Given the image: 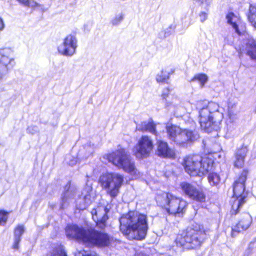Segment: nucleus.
Instances as JSON below:
<instances>
[{"mask_svg":"<svg viewBox=\"0 0 256 256\" xmlns=\"http://www.w3.org/2000/svg\"><path fill=\"white\" fill-rule=\"evenodd\" d=\"M249 10L250 13L248 15L249 22L252 26L256 29V6L251 5Z\"/></svg>","mask_w":256,"mask_h":256,"instance_id":"5701e85b","label":"nucleus"},{"mask_svg":"<svg viewBox=\"0 0 256 256\" xmlns=\"http://www.w3.org/2000/svg\"><path fill=\"white\" fill-rule=\"evenodd\" d=\"M78 46V40L76 37L68 35L58 46L57 50L61 56L72 57L76 53Z\"/></svg>","mask_w":256,"mask_h":256,"instance_id":"f8f14e48","label":"nucleus"},{"mask_svg":"<svg viewBox=\"0 0 256 256\" xmlns=\"http://www.w3.org/2000/svg\"><path fill=\"white\" fill-rule=\"evenodd\" d=\"M206 238V231L204 227L196 225L178 235L175 242L178 247L192 250L200 246Z\"/></svg>","mask_w":256,"mask_h":256,"instance_id":"20e7f679","label":"nucleus"},{"mask_svg":"<svg viewBox=\"0 0 256 256\" xmlns=\"http://www.w3.org/2000/svg\"><path fill=\"white\" fill-rule=\"evenodd\" d=\"M82 196H83L84 202L80 204L78 208L80 210H82L86 208L94 200V193L92 188L87 186L82 192Z\"/></svg>","mask_w":256,"mask_h":256,"instance_id":"a211bd4d","label":"nucleus"},{"mask_svg":"<svg viewBox=\"0 0 256 256\" xmlns=\"http://www.w3.org/2000/svg\"><path fill=\"white\" fill-rule=\"evenodd\" d=\"M124 19V15L121 14L114 18L112 20L111 23L114 26H118L122 22Z\"/></svg>","mask_w":256,"mask_h":256,"instance_id":"c756f323","label":"nucleus"},{"mask_svg":"<svg viewBox=\"0 0 256 256\" xmlns=\"http://www.w3.org/2000/svg\"><path fill=\"white\" fill-rule=\"evenodd\" d=\"M46 256H67L62 246H58L50 252Z\"/></svg>","mask_w":256,"mask_h":256,"instance_id":"393cba45","label":"nucleus"},{"mask_svg":"<svg viewBox=\"0 0 256 256\" xmlns=\"http://www.w3.org/2000/svg\"><path fill=\"white\" fill-rule=\"evenodd\" d=\"M226 19L228 24L232 26L233 28L238 35L242 36L244 34L246 28L244 26H241L240 28L241 22L238 16L233 13H229L226 16Z\"/></svg>","mask_w":256,"mask_h":256,"instance_id":"dca6fc26","label":"nucleus"},{"mask_svg":"<svg viewBox=\"0 0 256 256\" xmlns=\"http://www.w3.org/2000/svg\"><path fill=\"white\" fill-rule=\"evenodd\" d=\"M156 200L158 205L170 214L174 216L184 214L188 206L187 202L171 193L160 192L157 194Z\"/></svg>","mask_w":256,"mask_h":256,"instance_id":"39448f33","label":"nucleus"},{"mask_svg":"<svg viewBox=\"0 0 256 256\" xmlns=\"http://www.w3.org/2000/svg\"><path fill=\"white\" fill-rule=\"evenodd\" d=\"M66 160L68 161L67 162L69 165L71 166H75L78 162L77 158L72 157L70 156H67Z\"/></svg>","mask_w":256,"mask_h":256,"instance_id":"72a5a7b5","label":"nucleus"},{"mask_svg":"<svg viewBox=\"0 0 256 256\" xmlns=\"http://www.w3.org/2000/svg\"><path fill=\"white\" fill-rule=\"evenodd\" d=\"M87 149H91V148H89V147H88V148H87Z\"/></svg>","mask_w":256,"mask_h":256,"instance_id":"79ce46f5","label":"nucleus"},{"mask_svg":"<svg viewBox=\"0 0 256 256\" xmlns=\"http://www.w3.org/2000/svg\"><path fill=\"white\" fill-rule=\"evenodd\" d=\"M166 130L168 138L177 146L184 148L187 147L190 144L195 142L200 138L198 132L182 130L174 125L167 126Z\"/></svg>","mask_w":256,"mask_h":256,"instance_id":"6e6552de","label":"nucleus"},{"mask_svg":"<svg viewBox=\"0 0 256 256\" xmlns=\"http://www.w3.org/2000/svg\"><path fill=\"white\" fill-rule=\"evenodd\" d=\"M8 213L4 210H0V224H5L8 218Z\"/></svg>","mask_w":256,"mask_h":256,"instance_id":"7c9ffc66","label":"nucleus"},{"mask_svg":"<svg viewBox=\"0 0 256 256\" xmlns=\"http://www.w3.org/2000/svg\"><path fill=\"white\" fill-rule=\"evenodd\" d=\"M154 148L152 140L148 136H143L133 150L134 154L138 159L148 158Z\"/></svg>","mask_w":256,"mask_h":256,"instance_id":"9b49d317","label":"nucleus"},{"mask_svg":"<svg viewBox=\"0 0 256 256\" xmlns=\"http://www.w3.org/2000/svg\"><path fill=\"white\" fill-rule=\"evenodd\" d=\"M230 106V108H231V110H232V112H234V109L236 107V104H232L230 103L228 104V109L229 110V106Z\"/></svg>","mask_w":256,"mask_h":256,"instance_id":"a19ab883","label":"nucleus"},{"mask_svg":"<svg viewBox=\"0 0 256 256\" xmlns=\"http://www.w3.org/2000/svg\"><path fill=\"white\" fill-rule=\"evenodd\" d=\"M214 162L208 158H203L198 155L186 157L183 166L186 172L192 176H202L212 170Z\"/></svg>","mask_w":256,"mask_h":256,"instance_id":"423d86ee","label":"nucleus"},{"mask_svg":"<svg viewBox=\"0 0 256 256\" xmlns=\"http://www.w3.org/2000/svg\"><path fill=\"white\" fill-rule=\"evenodd\" d=\"M38 130V128L36 127H29L28 128V132L34 134V132H36Z\"/></svg>","mask_w":256,"mask_h":256,"instance_id":"ea45409f","label":"nucleus"},{"mask_svg":"<svg viewBox=\"0 0 256 256\" xmlns=\"http://www.w3.org/2000/svg\"><path fill=\"white\" fill-rule=\"evenodd\" d=\"M20 4L30 8H36L38 4L33 0H17Z\"/></svg>","mask_w":256,"mask_h":256,"instance_id":"c85d7f7f","label":"nucleus"},{"mask_svg":"<svg viewBox=\"0 0 256 256\" xmlns=\"http://www.w3.org/2000/svg\"><path fill=\"white\" fill-rule=\"evenodd\" d=\"M148 250H142L140 252H138L136 254L135 256H149L148 254Z\"/></svg>","mask_w":256,"mask_h":256,"instance_id":"4c0bfd02","label":"nucleus"},{"mask_svg":"<svg viewBox=\"0 0 256 256\" xmlns=\"http://www.w3.org/2000/svg\"><path fill=\"white\" fill-rule=\"evenodd\" d=\"M208 180L211 186H216L220 184V178L218 174L211 173L208 176Z\"/></svg>","mask_w":256,"mask_h":256,"instance_id":"b1692460","label":"nucleus"},{"mask_svg":"<svg viewBox=\"0 0 256 256\" xmlns=\"http://www.w3.org/2000/svg\"><path fill=\"white\" fill-rule=\"evenodd\" d=\"M196 80L199 82L201 87L202 88L208 81V76L205 74H198L196 75L192 80V82Z\"/></svg>","mask_w":256,"mask_h":256,"instance_id":"bb28decb","label":"nucleus"},{"mask_svg":"<svg viewBox=\"0 0 256 256\" xmlns=\"http://www.w3.org/2000/svg\"><path fill=\"white\" fill-rule=\"evenodd\" d=\"M156 125L152 122H144L137 126V130L142 132H148L156 136L157 132L156 129Z\"/></svg>","mask_w":256,"mask_h":256,"instance_id":"4be33fe9","label":"nucleus"},{"mask_svg":"<svg viewBox=\"0 0 256 256\" xmlns=\"http://www.w3.org/2000/svg\"><path fill=\"white\" fill-rule=\"evenodd\" d=\"M120 230L130 240H144L148 229V217L138 212L132 211L120 219Z\"/></svg>","mask_w":256,"mask_h":256,"instance_id":"f257e3e1","label":"nucleus"},{"mask_svg":"<svg viewBox=\"0 0 256 256\" xmlns=\"http://www.w3.org/2000/svg\"><path fill=\"white\" fill-rule=\"evenodd\" d=\"M170 94V90L168 89H166L164 90L163 93L162 94V98L164 100H166Z\"/></svg>","mask_w":256,"mask_h":256,"instance_id":"58836bf2","label":"nucleus"},{"mask_svg":"<svg viewBox=\"0 0 256 256\" xmlns=\"http://www.w3.org/2000/svg\"><path fill=\"white\" fill-rule=\"evenodd\" d=\"M252 223V218L248 213L240 214L238 224L232 228V236L236 237L239 234L248 230Z\"/></svg>","mask_w":256,"mask_h":256,"instance_id":"ddd939ff","label":"nucleus"},{"mask_svg":"<svg viewBox=\"0 0 256 256\" xmlns=\"http://www.w3.org/2000/svg\"><path fill=\"white\" fill-rule=\"evenodd\" d=\"M237 119L236 114L234 113V112H232L230 106H229V112H228V122L233 123Z\"/></svg>","mask_w":256,"mask_h":256,"instance_id":"473e14b6","label":"nucleus"},{"mask_svg":"<svg viewBox=\"0 0 256 256\" xmlns=\"http://www.w3.org/2000/svg\"><path fill=\"white\" fill-rule=\"evenodd\" d=\"M71 200L69 192H66L62 195V202L61 204L60 209L64 210L69 204Z\"/></svg>","mask_w":256,"mask_h":256,"instance_id":"cd10ccee","label":"nucleus"},{"mask_svg":"<svg viewBox=\"0 0 256 256\" xmlns=\"http://www.w3.org/2000/svg\"><path fill=\"white\" fill-rule=\"evenodd\" d=\"M248 171L244 170L240 176L236 180L234 184V196L230 200L232 215L238 214L242 206L246 203L248 193L245 192V183Z\"/></svg>","mask_w":256,"mask_h":256,"instance_id":"0eeeda50","label":"nucleus"},{"mask_svg":"<svg viewBox=\"0 0 256 256\" xmlns=\"http://www.w3.org/2000/svg\"><path fill=\"white\" fill-rule=\"evenodd\" d=\"M200 22L204 23L208 18V13L206 12H201L200 14Z\"/></svg>","mask_w":256,"mask_h":256,"instance_id":"c9c22d12","label":"nucleus"},{"mask_svg":"<svg viewBox=\"0 0 256 256\" xmlns=\"http://www.w3.org/2000/svg\"><path fill=\"white\" fill-rule=\"evenodd\" d=\"M6 27V25L4 20L0 17V34L5 30Z\"/></svg>","mask_w":256,"mask_h":256,"instance_id":"e433bc0d","label":"nucleus"},{"mask_svg":"<svg viewBox=\"0 0 256 256\" xmlns=\"http://www.w3.org/2000/svg\"><path fill=\"white\" fill-rule=\"evenodd\" d=\"M199 109V122L201 128L206 132L217 131L224 119L223 110L214 102H200L198 104Z\"/></svg>","mask_w":256,"mask_h":256,"instance_id":"7ed1b4c3","label":"nucleus"},{"mask_svg":"<svg viewBox=\"0 0 256 256\" xmlns=\"http://www.w3.org/2000/svg\"><path fill=\"white\" fill-rule=\"evenodd\" d=\"M109 210L104 206H99L92 212L93 220L102 229L106 226V222L108 220L107 214Z\"/></svg>","mask_w":256,"mask_h":256,"instance_id":"2eb2a0df","label":"nucleus"},{"mask_svg":"<svg viewBox=\"0 0 256 256\" xmlns=\"http://www.w3.org/2000/svg\"><path fill=\"white\" fill-rule=\"evenodd\" d=\"M158 154L164 158H172L174 156V152L168 146L166 142H158Z\"/></svg>","mask_w":256,"mask_h":256,"instance_id":"6ab92c4d","label":"nucleus"},{"mask_svg":"<svg viewBox=\"0 0 256 256\" xmlns=\"http://www.w3.org/2000/svg\"><path fill=\"white\" fill-rule=\"evenodd\" d=\"M66 232L68 238L76 239L90 248L108 246L111 242L108 234L94 228L85 230L76 225H69L66 227Z\"/></svg>","mask_w":256,"mask_h":256,"instance_id":"f03ea898","label":"nucleus"},{"mask_svg":"<svg viewBox=\"0 0 256 256\" xmlns=\"http://www.w3.org/2000/svg\"><path fill=\"white\" fill-rule=\"evenodd\" d=\"M170 72L164 70H162L160 74L156 76V80L158 82L164 83L169 79Z\"/></svg>","mask_w":256,"mask_h":256,"instance_id":"a878e982","label":"nucleus"},{"mask_svg":"<svg viewBox=\"0 0 256 256\" xmlns=\"http://www.w3.org/2000/svg\"><path fill=\"white\" fill-rule=\"evenodd\" d=\"M88 156H89V155H88V156H86V158H88Z\"/></svg>","mask_w":256,"mask_h":256,"instance_id":"37998d69","label":"nucleus"},{"mask_svg":"<svg viewBox=\"0 0 256 256\" xmlns=\"http://www.w3.org/2000/svg\"><path fill=\"white\" fill-rule=\"evenodd\" d=\"M180 186L183 192L190 198L201 202H205L206 196L202 190L186 182H183Z\"/></svg>","mask_w":256,"mask_h":256,"instance_id":"4468645a","label":"nucleus"},{"mask_svg":"<svg viewBox=\"0 0 256 256\" xmlns=\"http://www.w3.org/2000/svg\"><path fill=\"white\" fill-rule=\"evenodd\" d=\"M75 256H98L96 252H87L86 250L78 251L75 254Z\"/></svg>","mask_w":256,"mask_h":256,"instance_id":"2f4dec72","label":"nucleus"},{"mask_svg":"<svg viewBox=\"0 0 256 256\" xmlns=\"http://www.w3.org/2000/svg\"><path fill=\"white\" fill-rule=\"evenodd\" d=\"M25 232V228L24 226L20 225L18 226L14 230V243L13 248L18 250L19 248V244L21 241V236Z\"/></svg>","mask_w":256,"mask_h":256,"instance_id":"412c9836","label":"nucleus"},{"mask_svg":"<svg viewBox=\"0 0 256 256\" xmlns=\"http://www.w3.org/2000/svg\"><path fill=\"white\" fill-rule=\"evenodd\" d=\"M108 159L110 162L119 168L122 169L136 178L140 176V173L136 169L134 162L124 149L118 150L110 154L108 156Z\"/></svg>","mask_w":256,"mask_h":256,"instance_id":"1a4fd4ad","label":"nucleus"},{"mask_svg":"<svg viewBox=\"0 0 256 256\" xmlns=\"http://www.w3.org/2000/svg\"><path fill=\"white\" fill-rule=\"evenodd\" d=\"M248 150L247 146H244L238 149L236 152L234 162V166L235 167L241 168L244 167L245 162V158L247 156Z\"/></svg>","mask_w":256,"mask_h":256,"instance_id":"f3484780","label":"nucleus"},{"mask_svg":"<svg viewBox=\"0 0 256 256\" xmlns=\"http://www.w3.org/2000/svg\"><path fill=\"white\" fill-rule=\"evenodd\" d=\"M194 1L200 6L206 8L210 4V2L209 0H194Z\"/></svg>","mask_w":256,"mask_h":256,"instance_id":"f704fd0d","label":"nucleus"},{"mask_svg":"<svg viewBox=\"0 0 256 256\" xmlns=\"http://www.w3.org/2000/svg\"><path fill=\"white\" fill-rule=\"evenodd\" d=\"M246 51L252 60H256V42L253 39H249L246 42Z\"/></svg>","mask_w":256,"mask_h":256,"instance_id":"aec40b11","label":"nucleus"},{"mask_svg":"<svg viewBox=\"0 0 256 256\" xmlns=\"http://www.w3.org/2000/svg\"><path fill=\"white\" fill-rule=\"evenodd\" d=\"M124 182L123 176L116 172L106 174L100 179L102 187L112 198L118 195Z\"/></svg>","mask_w":256,"mask_h":256,"instance_id":"9d476101","label":"nucleus"}]
</instances>
